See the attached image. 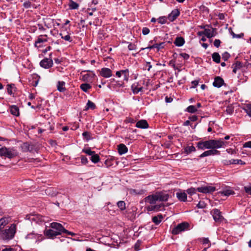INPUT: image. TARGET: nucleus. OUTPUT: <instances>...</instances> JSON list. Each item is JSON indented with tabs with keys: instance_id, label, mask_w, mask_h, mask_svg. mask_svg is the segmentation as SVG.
I'll return each mask as SVG.
<instances>
[{
	"instance_id": "1",
	"label": "nucleus",
	"mask_w": 251,
	"mask_h": 251,
	"mask_svg": "<svg viewBox=\"0 0 251 251\" xmlns=\"http://www.w3.org/2000/svg\"><path fill=\"white\" fill-rule=\"evenodd\" d=\"M170 197V195L167 191H160L147 196L145 198V201L151 204H154L157 201H166Z\"/></svg>"
},
{
	"instance_id": "2",
	"label": "nucleus",
	"mask_w": 251,
	"mask_h": 251,
	"mask_svg": "<svg viewBox=\"0 0 251 251\" xmlns=\"http://www.w3.org/2000/svg\"><path fill=\"white\" fill-rule=\"evenodd\" d=\"M16 232V226L11 224L10 226L5 228H0V238L3 240H9L12 239Z\"/></svg>"
},
{
	"instance_id": "3",
	"label": "nucleus",
	"mask_w": 251,
	"mask_h": 251,
	"mask_svg": "<svg viewBox=\"0 0 251 251\" xmlns=\"http://www.w3.org/2000/svg\"><path fill=\"white\" fill-rule=\"evenodd\" d=\"M189 224L187 222H182L178 224L176 227H174L171 231L173 235H177L182 231H184L189 229Z\"/></svg>"
},
{
	"instance_id": "4",
	"label": "nucleus",
	"mask_w": 251,
	"mask_h": 251,
	"mask_svg": "<svg viewBox=\"0 0 251 251\" xmlns=\"http://www.w3.org/2000/svg\"><path fill=\"white\" fill-rule=\"evenodd\" d=\"M17 153L14 150L7 149L5 147L0 149V155L11 159L17 156Z\"/></svg>"
},
{
	"instance_id": "5",
	"label": "nucleus",
	"mask_w": 251,
	"mask_h": 251,
	"mask_svg": "<svg viewBox=\"0 0 251 251\" xmlns=\"http://www.w3.org/2000/svg\"><path fill=\"white\" fill-rule=\"evenodd\" d=\"M214 221L217 223H221L223 220V217L221 215L220 211L216 208L213 209L211 211Z\"/></svg>"
},
{
	"instance_id": "6",
	"label": "nucleus",
	"mask_w": 251,
	"mask_h": 251,
	"mask_svg": "<svg viewBox=\"0 0 251 251\" xmlns=\"http://www.w3.org/2000/svg\"><path fill=\"white\" fill-rule=\"evenodd\" d=\"M197 147L198 149L204 150L205 149H210L211 148L210 140L205 141H200L197 143Z\"/></svg>"
},
{
	"instance_id": "7",
	"label": "nucleus",
	"mask_w": 251,
	"mask_h": 251,
	"mask_svg": "<svg viewBox=\"0 0 251 251\" xmlns=\"http://www.w3.org/2000/svg\"><path fill=\"white\" fill-rule=\"evenodd\" d=\"M197 190L199 192L204 194L212 193L216 190V188L213 186H204L198 187Z\"/></svg>"
},
{
	"instance_id": "8",
	"label": "nucleus",
	"mask_w": 251,
	"mask_h": 251,
	"mask_svg": "<svg viewBox=\"0 0 251 251\" xmlns=\"http://www.w3.org/2000/svg\"><path fill=\"white\" fill-rule=\"evenodd\" d=\"M211 148L212 150L214 149H219L225 145V142L224 141L223 139L220 140H210Z\"/></svg>"
},
{
	"instance_id": "9",
	"label": "nucleus",
	"mask_w": 251,
	"mask_h": 251,
	"mask_svg": "<svg viewBox=\"0 0 251 251\" xmlns=\"http://www.w3.org/2000/svg\"><path fill=\"white\" fill-rule=\"evenodd\" d=\"M47 37L46 34L39 35L35 41L34 46L38 48H41L42 46L40 44L47 42L48 41Z\"/></svg>"
},
{
	"instance_id": "10",
	"label": "nucleus",
	"mask_w": 251,
	"mask_h": 251,
	"mask_svg": "<svg viewBox=\"0 0 251 251\" xmlns=\"http://www.w3.org/2000/svg\"><path fill=\"white\" fill-rule=\"evenodd\" d=\"M40 65L45 69H49L52 66L53 61L51 58H45L40 61Z\"/></svg>"
},
{
	"instance_id": "11",
	"label": "nucleus",
	"mask_w": 251,
	"mask_h": 251,
	"mask_svg": "<svg viewBox=\"0 0 251 251\" xmlns=\"http://www.w3.org/2000/svg\"><path fill=\"white\" fill-rule=\"evenodd\" d=\"M180 11L177 9H175L172 11L167 17L170 22H173L179 16Z\"/></svg>"
},
{
	"instance_id": "12",
	"label": "nucleus",
	"mask_w": 251,
	"mask_h": 251,
	"mask_svg": "<svg viewBox=\"0 0 251 251\" xmlns=\"http://www.w3.org/2000/svg\"><path fill=\"white\" fill-rule=\"evenodd\" d=\"M21 148L22 151L24 152H33L34 151L35 147L33 144H29L28 142H25L22 145Z\"/></svg>"
},
{
	"instance_id": "13",
	"label": "nucleus",
	"mask_w": 251,
	"mask_h": 251,
	"mask_svg": "<svg viewBox=\"0 0 251 251\" xmlns=\"http://www.w3.org/2000/svg\"><path fill=\"white\" fill-rule=\"evenodd\" d=\"M165 45V42H161L159 44L154 43L151 46H149L146 48H141V50H143L146 49H152L154 48H156L157 51H159L160 49H163Z\"/></svg>"
},
{
	"instance_id": "14",
	"label": "nucleus",
	"mask_w": 251,
	"mask_h": 251,
	"mask_svg": "<svg viewBox=\"0 0 251 251\" xmlns=\"http://www.w3.org/2000/svg\"><path fill=\"white\" fill-rule=\"evenodd\" d=\"M50 227L56 230L57 232L60 233V235L64 233L65 228L62 226L61 224L58 223L53 222L50 224Z\"/></svg>"
},
{
	"instance_id": "15",
	"label": "nucleus",
	"mask_w": 251,
	"mask_h": 251,
	"mask_svg": "<svg viewBox=\"0 0 251 251\" xmlns=\"http://www.w3.org/2000/svg\"><path fill=\"white\" fill-rule=\"evenodd\" d=\"M100 75L105 78H109L112 75V71L107 68H102L100 71Z\"/></svg>"
},
{
	"instance_id": "16",
	"label": "nucleus",
	"mask_w": 251,
	"mask_h": 251,
	"mask_svg": "<svg viewBox=\"0 0 251 251\" xmlns=\"http://www.w3.org/2000/svg\"><path fill=\"white\" fill-rule=\"evenodd\" d=\"M220 151L217 150H210L206 151L201 153L200 156V158H202L205 156L220 154Z\"/></svg>"
},
{
	"instance_id": "17",
	"label": "nucleus",
	"mask_w": 251,
	"mask_h": 251,
	"mask_svg": "<svg viewBox=\"0 0 251 251\" xmlns=\"http://www.w3.org/2000/svg\"><path fill=\"white\" fill-rule=\"evenodd\" d=\"M225 84L224 79L220 77V76H216L214 78V81L213 82V85L217 88H220L222 86L224 85Z\"/></svg>"
},
{
	"instance_id": "18",
	"label": "nucleus",
	"mask_w": 251,
	"mask_h": 251,
	"mask_svg": "<svg viewBox=\"0 0 251 251\" xmlns=\"http://www.w3.org/2000/svg\"><path fill=\"white\" fill-rule=\"evenodd\" d=\"M45 235L49 238H53L57 235H60V233L52 229H48L44 232Z\"/></svg>"
},
{
	"instance_id": "19",
	"label": "nucleus",
	"mask_w": 251,
	"mask_h": 251,
	"mask_svg": "<svg viewBox=\"0 0 251 251\" xmlns=\"http://www.w3.org/2000/svg\"><path fill=\"white\" fill-rule=\"evenodd\" d=\"M136 126L138 128L146 129L149 127V124L146 120H141L136 123Z\"/></svg>"
},
{
	"instance_id": "20",
	"label": "nucleus",
	"mask_w": 251,
	"mask_h": 251,
	"mask_svg": "<svg viewBox=\"0 0 251 251\" xmlns=\"http://www.w3.org/2000/svg\"><path fill=\"white\" fill-rule=\"evenodd\" d=\"M216 28L211 27V29L207 28L204 29L203 33L204 35H205L208 38H210L215 35L214 34Z\"/></svg>"
},
{
	"instance_id": "21",
	"label": "nucleus",
	"mask_w": 251,
	"mask_h": 251,
	"mask_svg": "<svg viewBox=\"0 0 251 251\" xmlns=\"http://www.w3.org/2000/svg\"><path fill=\"white\" fill-rule=\"evenodd\" d=\"M224 164L225 165H229V164H242V165H245V162L243 161L242 160L240 159H231L229 160H225Z\"/></svg>"
},
{
	"instance_id": "22",
	"label": "nucleus",
	"mask_w": 251,
	"mask_h": 251,
	"mask_svg": "<svg viewBox=\"0 0 251 251\" xmlns=\"http://www.w3.org/2000/svg\"><path fill=\"white\" fill-rule=\"evenodd\" d=\"M131 87L132 92L134 94H138L139 92L142 91L143 89V87L139 86V83L137 82L133 83Z\"/></svg>"
},
{
	"instance_id": "23",
	"label": "nucleus",
	"mask_w": 251,
	"mask_h": 251,
	"mask_svg": "<svg viewBox=\"0 0 251 251\" xmlns=\"http://www.w3.org/2000/svg\"><path fill=\"white\" fill-rule=\"evenodd\" d=\"M118 153L120 155H122L127 152L128 149L124 144H120L118 146Z\"/></svg>"
},
{
	"instance_id": "24",
	"label": "nucleus",
	"mask_w": 251,
	"mask_h": 251,
	"mask_svg": "<svg viewBox=\"0 0 251 251\" xmlns=\"http://www.w3.org/2000/svg\"><path fill=\"white\" fill-rule=\"evenodd\" d=\"M176 197L180 201L185 202L187 201V194L184 192H177L176 194Z\"/></svg>"
},
{
	"instance_id": "25",
	"label": "nucleus",
	"mask_w": 251,
	"mask_h": 251,
	"mask_svg": "<svg viewBox=\"0 0 251 251\" xmlns=\"http://www.w3.org/2000/svg\"><path fill=\"white\" fill-rule=\"evenodd\" d=\"M174 43L177 47H181L184 44L185 40L182 37H177Z\"/></svg>"
},
{
	"instance_id": "26",
	"label": "nucleus",
	"mask_w": 251,
	"mask_h": 251,
	"mask_svg": "<svg viewBox=\"0 0 251 251\" xmlns=\"http://www.w3.org/2000/svg\"><path fill=\"white\" fill-rule=\"evenodd\" d=\"M65 83L64 81H59L57 84V89L60 92H64L66 91L65 87Z\"/></svg>"
},
{
	"instance_id": "27",
	"label": "nucleus",
	"mask_w": 251,
	"mask_h": 251,
	"mask_svg": "<svg viewBox=\"0 0 251 251\" xmlns=\"http://www.w3.org/2000/svg\"><path fill=\"white\" fill-rule=\"evenodd\" d=\"M10 111L11 114L14 116H18L19 115V109L16 105H12L10 107Z\"/></svg>"
},
{
	"instance_id": "28",
	"label": "nucleus",
	"mask_w": 251,
	"mask_h": 251,
	"mask_svg": "<svg viewBox=\"0 0 251 251\" xmlns=\"http://www.w3.org/2000/svg\"><path fill=\"white\" fill-rule=\"evenodd\" d=\"M243 64L242 63L239 61H236L235 63L232 65L233 72L235 74L236 73L237 70L240 69L243 67Z\"/></svg>"
},
{
	"instance_id": "29",
	"label": "nucleus",
	"mask_w": 251,
	"mask_h": 251,
	"mask_svg": "<svg viewBox=\"0 0 251 251\" xmlns=\"http://www.w3.org/2000/svg\"><path fill=\"white\" fill-rule=\"evenodd\" d=\"M163 218V216L161 214H159L157 216L153 217L152 221L156 225H158L161 223Z\"/></svg>"
},
{
	"instance_id": "30",
	"label": "nucleus",
	"mask_w": 251,
	"mask_h": 251,
	"mask_svg": "<svg viewBox=\"0 0 251 251\" xmlns=\"http://www.w3.org/2000/svg\"><path fill=\"white\" fill-rule=\"evenodd\" d=\"M196 151V148L194 146H186L184 148V152L187 154H189L192 152Z\"/></svg>"
},
{
	"instance_id": "31",
	"label": "nucleus",
	"mask_w": 251,
	"mask_h": 251,
	"mask_svg": "<svg viewBox=\"0 0 251 251\" xmlns=\"http://www.w3.org/2000/svg\"><path fill=\"white\" fill-rule=\"evenodd\" d=\"M9 220L8 218L3 217L0 219V228H3L8 224Z\"/></svg>"
},
{
	"instance_id": "32",
	"label": "nucleus",
	"mask_w": 251,
	"mask_h": 251,
	"mask_svg": "<svg viewBox=\"0 0 251 251\" xmlns=\"http://www.w3.org/2000/svg\"><path fill=\"white\" fill-rule=\"evenodd\" d=\"M92 86L88 83H82L80 86V88L84 92H87Z\"/></svg>"
},
{
	"instance_id": "33",
	"label": "nucleus",
	"mask_w": 251,
	"mask_h": 251,
	"mask_svg": "<svg viewBox=\"0 0 251 251\" xmlns=\"http://www.w3.org/2000/svg\"><path fill=\"white\" fill-rule=\"evenodd\" d=\"M69 7L70 9H77L78 8L79 4L73 0H70Z\"/></svg>"
},
{
	"instance_id": "34",
	"label": "nucleus",
	"mask_w": 251,
	"mask_h": 251,
	"mask_svg": "<svg viewBox=\"0 0 251 251\" xmlns=\"http://www.w3.org/2000/svg\"><path fill=\"white\" fill-rule=\"evenodd\" d=\"M212 57L213 61L216 63H219L220 62L221 56L218 52H214L212 54Z\"/></svg>"
},
{
	"instance_id": "35",
	"label": "nucleus",
	"mask_w": 251,
	"mask_h": 251,
	"mask_svg": "<svg viewBox=\"0 0 251 251\" xmlns=\"http://www.w3.org/2000/svg\"><path fill=\"white\" fill-rule=\"evenodd\" d=\"M120 71L122 73V75L123 74L124 75V80L127 82L128 81L129 77L128 69H126V70H120Z\"/></svg>"
},
{
	"instance_id": "36",
	"label": "nucleus",
	"mask_w": 251,
	"mask_h": 251,
	"mask_svg": "<svg viewBox=\"0 0 251 251\" xmlns=\"http://www.w3.org/2000/svg\"><path fill=\"white\" fill-rule=\"evenodd\" d=\"M96 106L95 104L91 100H88L85 108V110H87L89 109L94 110L96 108Z\"/></svg>"
},
{
	"instance_id": "37",
	"label": "nucleus",
	"mask_w": 251,
	"mask_h": 251,
	"mask_svg": "<svg viewBox=\"0 0 251 251\" xmlns=\"http://www.w3.org/2000/svg\"><path fill=\"white\" fill-rule=\"evenodd\" d=\"M91 161L94 163H97L100 161V156L98 154L95 153L91 155L90 157Z\"/></svg>"
},
{
	"instance_id": "38",
	"label": "nucleus",
	"mask_w": 251,
	"mask_h": 251,
	"mask_svg": "<svg viewBox=\"0 0 251 251\" xmlns=\"http://www.w3.org/2000/svg\"><path fill=\"white\" fill-rule=\"evenodd\" d=\"M198 240L201 242L203 245L208 244V248H209L211 246L210 242L208 238H201Z\"/></svg>"
},
{
	"instance_id": "39",
	"label": "nucleus",
	"mask_w": 251,
	"mask_h": 251,
	"mask_svg": "<svg viewBox=\"0 0 251 251\" xmlns=\"http://www.w3.org/2000/svg\"><path fill=\"white\" fill-rule=\"evenodd\" d=\"M82 136L87 141L92 139V138L91 137V134L88 131H84L82 133Z\"/></svg>"
},
{
	"instance_id": "40",
	"label": "nucleus",
	"mask_w": 251,
	"mask_h": 251,
	"mask_svg": "<svg viewBox=\"0 0 251 251\" xmlns=\"http://www.w3.org/2000/svg\"><path fill=\"white\" fill-rule=\"evenodd\" d=\"M221 193L222 195H223L224 196H228L230 195L234 194V192L231 189H226L221 192Z\"/></svg>"
},
{
	"instance_id": "41",
	"label": "nucleus",
	"mask_w": 251,
	"mask_h": 251,
	"mask_svg": "<svg viewBox=\"0 0 251 251\" xmlns=\"http://www.w3.org/2000/svg\"><path fill=\"white\" fill-rule=\"evenodd\" d=\"M117 206L121 210L123 211L126 209V203L124 201H121L117 202Z\"/></svg>"
},
{
	"instance_id": "42",
	"label": "nucleus",
	"mask_w": 251,
	"mask_h": 251,
	"mask_svg": "<svg viewBox=\"0 0 251 251\" xmlns=\"http://www.w3.org/2000/svg\"><path fill=\"white\" fill-rule=\"evenodd\" d=\"M124 83L122 81H115V83L112 84V86L114 88H120L124 87Z\"/></svg>"
},
{
	"instance_id": "43",
	"label": "nucleus",
	"mask_w": 251,
	"mask_h": 251,
	"mask_svg": "<svg viewBox=\"0 0 251 251\" xmlns=\"http://www.w3.org/2000/svg\"><path fill=\"white\" fill-rule=\"evenodd\" d=\"M186 110L189 113H194L197 111V108L194 105H190L187 108Z\"/></svg>"
},
{
	"instance_id": "44",
	"label": "nucleus",
	"mask_w": 251,
	"mask_h": 251,
	"mask_svg": "<svg viewBox=\"0 0 251 251\" xmlns=\"http://www.w3.org/2000/svg\"><path fill=\"white\" fill-rule=\"evenodd\" d=\"M234 112V107L232 105H230L226 107V112L229 115H231Z\"/></svg>"
},
{
	"instance_id": "45",
	"label": "nucleus",
	"mask_w": 251,
	"mask_h": 251,
	"mask_svg": "<svg viewBox=\"0 0 251 251\" xmlns=\"http://www.w3.org/2000/svg\"><path fill=\"white\" fill-rule=\"evenodd\" d=\"M167 17L165 16H161L158 19L157 21L158 23L163 25L166 23Z\"/></svg>"
},
{
	"instance_id": "46",
	"label": "nucleus",
	"mask_w": 251,
	"mask_h": 251,
	"mask_svg": "<svg viewBox=\"0 0 251 251\" xmlns=\"http://www.w3.org/2000/svg\"><path fill=\"white\" fill-rule=\"evenodd\" d=\"M82 152H84L85 153H86L89 155H91V156L93 154H94L95 152L94 151H92L90 148L83 149Z\"/></svg>"
},
{
	"instance_id": "47",
	"label": "nucleus",
	"mask_w": 251,
	"mask_h": 251,
	"mask_svg": "<svg viewBox=\"0 0 251 251\" xmlns=\"http://www.w3.org/2000/svg\"><path fill=\"white\" fill-rule=\"evenodd\" d=\"M245 111L248 114L249 116L251 117V104H248L246 105L244 108Z\"/></svg>"
},
{
	"instance_id": "48",
	"label": "nucleus",
	"mask_w": 251,
	"mask_h": 251,
	"mask_svg": "<svg viewBox=\"0 0 251 251\" xmlns=\"http://www.w3.org/2000/svg\"><path fill=\"white\" fill-rule=\"evenodd\" d=\"M60 36H61V38L63 39L65 41H69L70 42H71L72 41V40L71 39V37L69 34H67L65 36H63L62 33L59 34Z\"/></svg>"
},
{
	"instance_id": "49",
	"label": "nucleus",
	"mask_w": 251,
	"mask_h": 251,
	"mask_svg": "<svg viewBox=\"0 0 251 251\" xmlns=\"http://www.w3.org/2000/svg\"><path fill=\"white\" fill-rule=\"evenodd\" d=\"M7 87V93H8V94H9L10 95H12L13 94L12 89L14 88V84H8Z\"/></svg>"
},
{
	"instance_id": "50",
	"label": "nucleus",
	"mask_w": 251,
	"mask_h": 251,
	"mask_svg": "<svg viewBox=\"0 0 251 251\" xmlns=\"http://www.w3.org/2000/svg\"><path fill=\"white\" fill-rule=\"evenodd\" d=\"M244 189L248 195H251V184L244 186Z\"/></svg>"
},
{
	"instance_id": "51",
	"label": "nucleus",
	"mask_w": 251,
	"mask_h": 251,
	"mask_svg": "<svg viewBox=\"0 0 251 251\" xmlns=\"http://www.w3.org/2000/svg\"><path fill=\"white\" fill-rule=\"evenodd\" d=\"M196 191H197V189H196L195 188H194L193 187H191L187 190V192L189 195H190V196H192L193 194L196 193Z\"/></svg>"
},
{
	"instance_id": "52",
	"label": "nucleus",
	"mask_w": 251,
	"mask_h": 251,
	"mask_svg": "<svg viewBox=\"0 0 251 251\" xmlns=\"http://www.w3.org/2000/svg\"><path fill=\"white\" fill-rule=\"evenodd\" d=\"M31 3L29 0H26L24 2L23 6L25 8H29L31 7Z\"/></svg>"
},
{
	"instance_id": "53",
	"label": "nucleus",
	"mask_w": 251,
	"mask_h": 251,
	"mask_svg": "<svg viewBox=\"0 0 251 251\" xmlns=\"http://www.w3.org/2000/svg\"><path fill=\"white\" fill-rule=\"evenodd\" d=\"M152 68V65L149 62H146L144 66V69L150 71L151 69Z\"/></svg>"
},
{
	"instance_id": "54",
	"label": "nucleus",
	"mask_w": 251,
	"mask_h": 251,
	"mask_svg": "<svg viewBox=\"0 0 251 251\" xmlns=\"http://www.w3.org/2000/svg\"><path fill=\"white\" fill-rule=\"evenodd\" d=\"M230 54L229 53H228L227 52H225L224 53H223L222 54V59L224 60V61H226L230 57Z\"/></svg>"
},
{
	"instance_id": "55",
	"label": "nucleus",
	"mask_w": 251,
	"mask_h": 251,
	"mask_svg": "<svg viewBox=\"0 0 251 251\" xmlns=\"http://www.w3.org/2000/svg\"><path fill=\"white\" fill-rule=\"evenodd\" d=\"M206 206V204L204 201H200L197 204V207L199 208H204Z\"/></svg>"
},
{
	"instance_id": "56",
	"label": "nucleus",
	"mask_w": 251,
	"mask_h": 251,
	"mask_svg": "<svg viewBox=\"0 0 251 251\" xmlns=\"http://www.w3.org/2000/svg\"><path fill=\"white\" fill-rule=\"evenodd\" d=\"M80 158H81V162L82 164L86 165V164L88 163V161L87 157L85 156L81 155L80 156Z\"/></svg>"
},
{
	"instance_id": "57",
	"label": "nucleus",
	"mask_w": 251,
	"mask_h": 251,
	"mask_svg": "<svg viewBox=\"0 0 251 251\" xmlns=\"http://www.w3.org/2000/svg\"><path fill=\"white\" fill-rule=\"evenodd\" d=\"M125 123H134L135 122V120L132 118L127 117L125 120Z\"/></svg>"
},
{
	"instance_id": "58",
	"label": "nucleus",
	"mask_w": 251,
	"mask_h": 251,
	"mask_svg": "<svg viewBox=\"0 0 251 251\" xmlns=\"http://www.w3.org/2000/svg\"><path fill=\"white\" fill-rule=\"evenodd\" d=\"M127 48L129 50H135L136 49V46L131 43H130L128 44Z\"/></svg>"
},
{
	"instance_id": "59",
	"label": "nucleus",
	"mask_w": 251,
	"mask_h": 251,
	"mask_svg": "<svg viewBox=\"0 0 251 251\" xmlns=\"http://www.w3.org/2000/svg\"><path fill=\"white\" fill-rule=\"evenodd\" d=\"M221 43V41L219 39H215L214 41V46L216 48H219L220 46Z\"/></svg>"
},
{
	"instance_id": "60",
	"label": "nucleus",
	"mask_w": 251,
	"mask_h": 251,
	"mask_svg": "<svg viewBox=\"0 0 251 251\" xmlns=\"http://www.w3.org/2000/svg\"><path fill=\"white\" fill-rule=\"evenodd\" d=\"M105 165L107 167H109L110 166H111L113 164L112 163V160L111 159H106L104 162Z\"/></svg>"
},
{
	"instance_id": "61",
	"label": "nucleus",
	"mask_w": 251,
	"mask_h": 251,
	"mask_svg": "<svg viewBox=\"0 0 251 251\" xmlns=\"http://www.w3.org/2000/svg\"><path fill=\"white\" fill-rule=\"evenodd\" d=\"M150 29L148 27H143L142 29V33L143 35H146L150 33Z\"/></svg>"
},
{
	"instance_id": "62",
	"label": "nucleus",
	"mask_w": 251,
	"mask_h": 251,
	"mask_svg": "<svg viewBox=\"0 0 251 251\" xmlns=\"http://www.w3.org/2000/svg\"><path fill=\"white\" fill-rule=\"evenodd\" d=\"M179 55L185 60H188L190 57L189 55L186 53H181Z\"/></svg>"
},
{
	"instance_id": "63",
	"label": "nucleus",
	"mask_w": 251,
	"mask_h": 251,
	"mask_svg": "<svg viewBox=\"0 0 251 251\" xmlns=\"http://www.w3.org/2000/svg\"><path fill=\"white\" fill-rule=\"evenodd\" d=\"M154 206L155 207V211H158L160 210L161 208H163L164 205L163 204H160L154 205Z\"/></svg>"
},
{
	"instance_id": "64",
	"label": "nucleus",
	"mask_w": 251,
	"mask_h": 251,
	"mask_svg": "<svg viewBox=\"0 0 251 251\" xmlns=\"http://www.w3.org/2000/svg\"><path fill=\"white\" fill-rule=\"evenodd\" d=\"M147 209L148 211H155V207L154 206V205H151L148 206L147 207Z\"/></svg>"
}]
</instances>
